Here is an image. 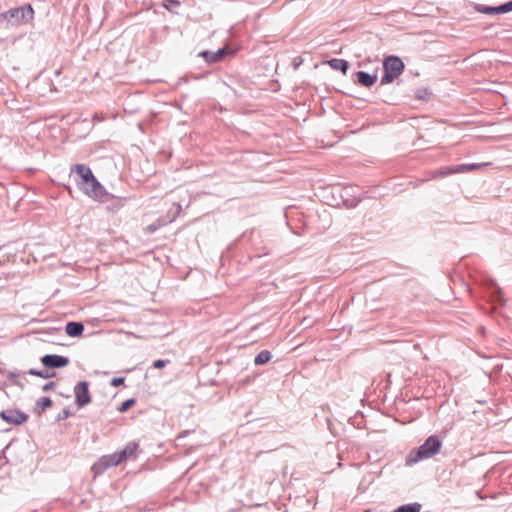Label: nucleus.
I'll return each mask as SVG.
<instances>
[{"label":"nucleus","instance_id":"22","mask_svg":"<svg viewBox=\"0 0 512 512\" xmlns=\"http://www.w3.org/2000/svg\"><path fill=\"white\" fill-rule=\"evenodd\" d=\"M135 404V400L133 398L127 399L124 401L118 408V411L121 413L126 412L131 406Z\"/></svg>","mask_w":512,"mask_h":512},{"label":"nucleus","instance_id":"31","mask_svg":"<svg viewBox=\"0 0 512 512\" xmlns=\"http://www.w3.org/2000/svg\"><path fill=\"white\" fill-rule=\"evenodd\" d=\"M417 97H418L419 99L423 98V93H421V91H418V92H417Z\"/></svg>","mask_w":512,"mask_h":512},{"label":"nucleus","instance_id":"1","mask_svg":"<svg viewBox=\"0 0 512 512\" xmlns=\"http://www.w3.org/2000/svg\"><path fill=\"white\" fill-rule=\"evenodd\" d=\"M442 447V441L438 436L432 435L417 449H413L406 457V465L411 466L419 461H423L435 456Z\"/></svg>","mask_w":512,"mask_h":512},{"label":"nucleus","instance_id":"23","mask_svg":"<svg viewBox=\"0 0 512 512\" xmlns=\"http://www.w3.org/2000/svg\"><path fill=\"white\" fill-rule=\"evenodd\" d=\"M169 362L170 360L168 359H157L153 362V367L156 369H161L165 367Z\"/></svg>","mask_w":512,"mask_h":512},{"label":"nucleus","instance_id":"18","mask_svg":"<svg viewBox=\"0 0 512 512\" xmlns=\"http://www.w3.org/2000/svg\"><path fill=\"white\" fill-rule=\"evenodd\" d=\"M421 505L419 503H410L398 507L394 512H419Z\"/></svg>","mask_w":512,"mask_h":512},{"label":"nucleus","instance_id":"27","mask_svg":"<svg viewBox=\"0 0 512 512\" xmlns=\"http://www.w3.org/2000/svg\"><path fill=\"white\" fill-rule=\"evenodd\" d=\"M503 7H504L503 9H505V13L512 11V0L504 3Z\"/></svg>","mask_w":512,"mask_h":512},{"label":"nucleus","instance_id":"13","mask_svg":"<svg viewBox=\"0 0 512 512\" xmlns=\"http://www.w3.org/2000/svg\"><path fill=\"white\" fill-rule=\"evenodd\" d=\"M65 331L70 337H78L82 335L84 326L80 322H68L66 324Z\"/></svg>","mask_w":512,"mask_h":512},{"label":"nucleus","instance_id":"12","mask_svg":"<svg viewBox=\"0 0 512 512\" xmlns=\"http://www.w3.org/2000/svg\"><path fill=\"white\" fill-rule=\"evenodd\" d=\"M357 82L364 87H371L377 81V76L369 74L365 71H358L356 73Z\"/></svg>","mask_w":512,"mask_h":512},{"label":"nucleus","instance_id":"7","mask_svg":"<svg viewBox=\"0 0 512 512\" xmlns=\"http://www.w3.org/2000/svg\"><path fill=\"white\" fill-rule=\"evenodd\" d=\"M69 358L56 354H47L41 358V362L48 368H61L69 364Z\"/></svg>","mask_w":512,"mask_h":512},{"label":"nucleus","instance_id":"8","mask_svg":"<svg viewBox=\"0 0 512 512\" xmlns=\"http://www.w3.org/2000/svg\"><path fill=\"white\" fill-rule=\"evenodd\" d=\"M71 172H75L79 180H77V185L79 187L85 185L89 180H92V177L94 176L91 169L84 164H75L71 168Z\"/></svg>","mask_w":512,"mask_h":512},{"label":"nucleus","instance_id":"16","mask_svg":"<svg viewBox=\"0 0 512 512\" xmlns=\"http://www.w3.org/2000/svg\"><path fill=\"white\" fill-rule=\"evenodd\" d=\"M328 64L330 65V67L332 69L340 70L343 74H346V72L349 68L348 62L344 59L334 58V59L328 61Z\"/></svg>","mask_w":512,"mask_h":512},{"label":"nucleus","instance_id":"15","mask_svg":"<svg viewBox=\"0 0 512 512\" xmlns=\"http://www.w3.org/2000/svg\"><path fill=\"white\" fill-rule=\"evenodd\" d=\"M139 444L135 441H131L125 445V447L119 451V454L123 458V460H126L127 458L134 455L136 450L138 449Z\"/></svg>","mask_w":512,"mask_h":512},{"label":"nucleus","instance_id":"25","mask_svg":"<svg viewBox=\"0 0 512 512\" xmlns=\"http://www.w3.org/2000/svg\"><path fill=\"white\" fill-rule=\"evenodd\" d=\"M70 411L68 409H63L61 411V413L58 414V417L57 419L58 420H64V419H67L68 417H70Z\"/></svg>","mask_w":512,"mask_h":512},{"label":"nucleus","instance_id":"26","mask_svg":"<svg viewBox=\"0 0 512 512\" xmlns=\"http://www.w3.org/2000/svg\"><path fill=\"white\" fill-rule=\"evenodd\" d=\"M55 387H56L55 382H48L43 386V391L47 392V391L55 389Z\"/></svg>","mask_w":512,"mask_h":512},{"label":"nucleus","instance_id":"24","mask_svg":"<svg viewBox=\"0 0 512 512\" xmlns=\"http://www.w3.org/2000/svg\"><path fill=\"white\" fill-rule=\"evenodd\" d=\"M124 380H125V378H124V377H116V378H113V379L111 380V385H112L113 387L120 386L121 384H123V383H124Z\"/></svg>","mask_w":512,"mask_h":512},{"label":"nucleus","instance_id":"17","mask_svg":"<svg viewBox=\"0 0 512 512\" xmlns=\"http://www.w3.org/2000/svg\"><path fill=\"white\" fill-rule=\"evenodd\" d=\"M272 358V354L268 350H262L259 354L256 355L254 359L255 365H264L268 363Z\"/></svg>","mask_w":512,"mask_h":512},{"label":"nucleus","instance_id":"3","mask_svg":"<svg viewBox=\"0 0 512 512\" xmlns=\"http://www.w3.org/2000/svg\"><path fill=\"white\" fill-rule=\"evenodd\" d=\"M384 75L381 85L392 83L404 70V63L398 56H388L383 62Z\"/></svg>","mask_w":512,"mask_h":512},{"label":"nucleus","instance_id":"20","mask_svg":"<svg viewBox=\"0 0 512 512\" xmlns=\"http://www.w3.org/2000/svg\"><path fill=\"white\" fill-rule=\"evenodd\" d=\"M162 6L169 11H173L180 6V2L178 0H164Z\"/></svg>","mask_w":512,"mask_h":512},{"label":"nucleus","instance_id":"10","mask_svg":"<svg viewBox=\"0 0 512 512\" xmlns=\"http://www.w3.org/2000/svg\"><path fill=\"white\" fill-rule=\"evenodd\" d=\"M489 163H471V164H459L450 166V174H456V173H466L475 169H479L485 166H488Z\"/></svg>","mask_w":512,"mask_h":512},{"label":"nucleus","instance_id":"2","mask_svg":"<svg viewBox=\"0 0 512 512\" xmlns=\"http://www.w3.org/2000/svg\"><path fill=\"white\" fill-rule=\"evenodd\" d=\"M34 17V10L31 5H24L9 9L0 14V22L6 20L12 25L19 26L28 23Z\"/></svg>","mask_w":512,"mask_h":512},{"label":"nucleus","instance_id":"9","mask_svg":"<svg viewBox=\"0 0 512 512\" xmlns=\"http://www.w3.org/2000/svg\"><path fill=\"white\" fill-rule=\"evenodd\" d=\"M122 461L124 460L119 454V451H116L112 454L102 456L99 460V463L95 464L93 468L100 466L102 469H108L110 467L117 466Z\"/></svg>","mask_w":512,"mask_h":512},{"label":"nucleus","instance_id":"11","mask_svg":"<svg viewBox=\"0 0 512 512\" xmlns=\"http://www.w3.org/2000/svg\"><path fill=\"white\" fill-rule=\"evenodd\" d=\"M225 48H220L215 52L210 51H202L199 53V56L204 57L205 61L208 63H216L219 62L225 55Z\"/></svg>","mask_w":512,"mask_h":512},{"label":"nucleus","instance_id":"30","mask_svg":"<svg viewBox=\"0 0 512 512\" xmlns=\"http://www.w3.org/2000/svg\"><path fill=\"white\" fill-rule=\"evenodd\" d=\"M496 292H497L499 298H501L502 292H501V289L499 287H496Z\"/></svg>","mask_w":512,"mask_h":512},{"label":"nucleus","instance_id":"6","mask_svg":"<svg viewBox=\"0 0 512 512\" xmlns=\"http://www.w3.org/2000/svg\"><path fill=\"white\" fill-rule=\"evenodd\" d=\"M0 417L9 424L21 425L28 419L27 414L21 410L7 409L0 413Z\"/></svg>","mask_w":512,"mask_h":512},{"label":"nucleus","instance_id":"5","mask_svg":"<svg viewBox=\"0 0 512 512\" xmlns=\"http://www.w3.org/2000/svg\"><path fill=\"white\" fill-rule=\"evenodd\" d=\"M88 387L89 383L87 381H80L74 387L75 402L80 408L91 402V396Z\"/></svg>","mask_w":512,"mask_h":512},{"label":"nucleus","instance_id":"4","mask_svg":"<svg viewBox=\"0 0 512 512\" xmlns=\"http://www.w3.org/2000/svg\"><path fill=\"white\" fill-rule=\"evenodd\" d=\"M80 188L87 196L94 200L103 201L106 195L104 187L95 178V176H93L92 180H89L87 183H85V185L81 186Z\"/></svg>","mask_w":512,"mask_h":512},{"label":"nucleus","instance_id":"19","mask_svg":"<svg viewBox=\"0 0 512 512\" xmlns=\"http://www.w3.org/2000/svg\"><path fill=\"white\" fill-rule=\"evenodd\" d=\"M52 405V401L48 397H41L36 402V408L39 410V412H43L46 408L50 407Z\"/></svg>","mask_w":512,"mask_h":512},{"label":"nucleus","instance_id":"28","mask_svg":"<svg viewBox=\"0 0 512 512\" xmlns=\"http://www.w3.org/2000/svg\"><path fill=\"white\" fill-rule=\"evenodd\" d=\"M181 209H182V207L179 203L175 204V214H174L172 220L180 213Z\"/></svg>","mask_w":512,"mask_h":512},{"label":"nucleus","instance_id":"29","mask_svg":"<svg viewBox=\"0 0 512 512\" xmlns=\"http://www.w3.org/2000/svg\"><path fill=\"white\" fill-rule=\"evenodd\" d=\"M447 173H448V172H447V170H438V171L436 172V175H441V176H443V175H445V174H447Z\"/></svg>","mask_w":512,"mask_h":512},{"label":"nucleus","instance_id":"33","mask_svg":"<svg viewBox=\"0 0 512 512\" xmlns=\"http://www.w3.org/2000/svg\"><path fill=\"white\" fill-rule=\"evenodd\" d=\"M363 512H370V510H365V511H363Z\"/></svg>","mask_w":512,"mask_h":512},{"label":"nucleus","instance_id":"14","mask_svg":"<svg viewBox=\"0 0 512 512\" xmlns=\"http://www.w3.org/2000/svg\"><path fill=\"white\" fill-rule=\"evenodd\" d=\"M503 4L499 6H487L483 4H477L475 9L483 14H504L505 9H503Z\"/></svg>","mask_w":512,"mask_h":512},{"label":"nucleus","instance_id":"32","mask_svg":"<svg viewBox=\"0 0 512 512\" xmlns=\"http://www.w3.org/2000/svg\"><path fill=\"white\" fill-rule=\"evenodd\" d=\"M452 322L454 323V320H452V319L450 318L449 323L451 324Z\"/></svg>","mask_w":512,"mask_h":512},{"label":"nucleus","instance_id":"21","mask_svg":"<svg viewBox=\"0 0 512 512\" xmlns=\"http://www.w3.org/2000/svg\"><path fill=\"white\" fill-rule=\"evenodd\" d=\"M28 374L38 376L41 378H50L54 375L53 373L50 374L48 371H41V370H36V369H30L28 371Z\"/></svg>","mask_w":512,"mask_h":512}]
</instances>
